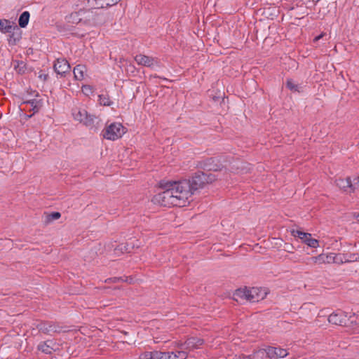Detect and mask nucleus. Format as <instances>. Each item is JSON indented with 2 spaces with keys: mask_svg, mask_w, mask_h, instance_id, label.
Returning <instances> with one entry per match:
<instances>
[{
  "mask_svg": "<svg viewBox=\"0 0 359 359\" xmlns=\"http://www.w3.org/2000/svg\"><path fill=\"white\" fill-rule=\"evenodd\" d=\"M58 344L52 339L41 341L39 344L37 349L45 354H52L58 350Z\"/></svg>",
  "mask_w": 359,
  "mask_h": 359,
  "instance_id": "obj_10",
  "label": "nucleus"
},
{
  "mask_svg": "<svg viewBox=\"0 0 359 359\" xmlns=\"http://www.w3.org/2000/svg\"><path fill=\"white\" fill-rule=\"evenodd\" d=\"M336 184L338 187L343 189L344 191L353 192L354 189L353 182L350 177L346 179H338L336 180Z\"/></svg>",
  "mask_w": 359,
  "mask_h": 359,
  "instance_id": "obj_15",
  "label": "nucleus"
},
{
  "mask_svg": "<svg viewBox=\"0 0 359 359\" xmlns=\"http://www.w3.org/2000/svg\"><path fill=\"white\" fill-rule=\"evenodd\" d=\"M14 25L15 24L8 20H0V31L2 33H10Z\"/></svg>",
  "mask_w": 359,
  "mask_h": 359,
  "instance_id": "obj_19",
  "label": "nucleus"
},
{
  "mask_svg": "<svg viewBox=\"0 0 359 359\" xmlns=\"http://www.w3.org/2000/svg\"><path fill=\"white\" fill-rule=\"evenodd\" d=\"M160 184L164 191L153 197L154 203L165 207H184L188 203L189 185L187 182H161Z\"/></svg>",
  "mask_w": 359,
  "mask_h": 359,
  "instance_id": "obj_1",
  "label": "nucleus"
},
{
  "mask_svg": "<svg viewBox=\"0 0 359 359\" xmlns=\"http://www.w3.org/2000/svg\"><path fill=\"white\" fill-rule=\"evenodd\" d=\"M353 182H354L353 183V188L355 190V189L359 187V176L355 177V178H354Z\"/></svg>",
  "mask_w": 359,
  "mask_h": 359,
  "instance_id": "obj_34",
  "label": "nucleus"
},
{
  "mask_svg": "<svg viewBox=\"0 0 359 359\" xmlns=\"http://www.w3.org/2000/svg\"><path fill=\"white\" fill-rule=\"evenodd\" d=\"M288 252H292L290 250H287Z\"/></svg>",
  "mask_w": 359,
  "mask_h": 359,
  "instance_id": "obj_40",
  "label": "nucleus"
},
{
  "mask_svg": "<svg viewBox=\"0 0 359 359\" xmlns=\"http://www.w3.org/2000/svg\"><path fill=\"white\" fill-rule=\"evenodd\" d=\"M332 253L320 254L319 255L320 264H331L332 263Z\"/></svg>",
  "mask_w": 359,
  "mask_h": 359,
  "instance_id": "obj_25",
  "label": "nucleus"
},
{
  "mask_svg": "<svg viewBox=\"0 0 359 359\" xmlns=\"http://www.w3.org/2000/svg\"><path fill=\"white\" fill-rule=\"evenodd\" d=\"M61 217V215L58 212H53L50 214H48L46 216L45 222L48 224L53 220L58 219Z\"/></svg>",
  "mask_w": 359,
  "mask_h": 359,
  "instance_id": "obj_27",
  "label": "nucleus"
},
{
  "mask_svg": "<svg viewBox=\"0 0 359 359\" xmlns=\"http://www.w3.org/2000/svg\"><path fill=\"white\" fill-rule=\"evenodd\" d=\"M82 91L85 94L88 95L89 93H91V87L90 86H88V85L83 86L82 87Z\"/></svg>",
  "mask_w": 359,
  "mask_h": 359,
  "instance_id": "obj_33",
  "label": "nucleus"
},
{
  "mask_svg": "<svg viewBox=\"0 0 359 359\" xmlns=\"http://www.w3.org/2000/svg\"><path fill=\"white\" fill-rule=\"evenodd\" d=\"M109 280H111L113 283H116L118 280H122L121 278H110L109 279Z\"/></svg>",
  "mask_w": 359,
  "mask_h": 359,
  "instance_id": "obj_36",
  "label": "nucleus"
},
{
  "mask_svg": "<svg viewBox=\"0 0 359 359\" xmlns=\"http://www.w3.org/2000/svg\"><path fill=\"white\" fill-rule=\"evenodd\" d=\"M356 219H358V221H359V213L356 215Z\"/></svg>",
  "mask_w": 359,
  "mask_h": 359,
  "instance_id": "obj_39",
  "label": "nucleus"
},
{
  "mask_svg": "<svg viewBox=\"0 0 359 359\" xmlns=\"http://www.w3.org/2000/svg\"><path fill=\"white\" fill-rule=\"evenodd\" d=\"M72 114L74 120L79 121L86 126L92 127L93 126L95 116L88 114L85 109L75 107L72 109Z\"/></svg>",
  "mask_w": 359,
  "mask_h": 359,
  "instance_id": "obj_5",
  "label": "nucleus"
},
{
  "mask_svg": "<svg viewBox=\"0 0 359 359\" xmlns=\"http://www.w3.org/2000/svg\"><path fill=\"white\" fill-rule=\"evenodd\" d=\"M175 347L178 349L177 351H187V350L185 349V341L182 342L180 341L176 342Z\"/></svg>",
  "mask_w": 359,
  "mask_h": 359,
  "instance_id": "obj_32",
  "label": "nucleus"
},
{
  "mask_svg": "<svg viewBox=\"0 0 359 359\" xmlns=\"http://www.w3.org/2000/svg\"><path fill=\"white\" fill-rule=\"evenodd\" d=\"M55 72L61 76H65L67 73H69L70 65L68 61L65 58H58L54 64Z\"/></svg>",
  "mask_w": 359,
  "mask_h": 359,
  "instance_id": "obj_9",
  "label": "nucleus"
},
{
  "mask_svg": "<svg viewBox=\"0 0 359 359\" xmlns=\"http://www.w3.org/2000/svg\"><path fill=\"white\" fill-rule=\"evenodd\" d=\"M216 180V176L210 172H204L198 171L196 172L189 180H181L185 182L189 185V198L194 194V192L200 189L204 188Z\"/></svg>",
  "mask_w": 359,
  "mask_h": 359,
  "instance_id": "obj_2",
  "label": "nucleus"
},
{
  "mask_svg": "<svg viewBox=\"0 0 359 359\" xmlns=\"http://www.w3.org/2000/svg\"><path fill=\"white\" fill-rule=\"evenodd\" d=\"M99 101L100 103L104 106H110L111 104L109 96L107 95H99Z\"/></svg>",
  "mask_w": 359,
  "mask_h": 359,
  "instance_id": "obj_29",
  "label": "nucleus"
},
{
  "mask_svg": "<svg viewBox=\"0 0 359 359\" xmlns=\"http://www.w3.org/2000/svg\"><path fill=\"white\" fill-rule=\"evenodd\" d=\"M86 71V68L84 65H76L73 70L74 78L78 81H81L84 78V73Z\"/></svg>",
  "mask_w": 359,
  "mask_h": 359,
  "instance_id": "obj_18",
  "label": "nucleus"
},
{
  "mask_svg": "<svg viewBox=\"0 0 359 359\" xmlns=\"http://www.w3.org/2000/svg\"><path fill=\"white\" fill-rule=\"evenodd\" d=\"M203 344L204 340L202 338L190 337L185 340V349L188 353L194 349L201 348Z\"/></svg>",
  "mask_w": 359,
  "mask_h": 359,
  "instance_id": "obj_11",
  "label": "nucleus"
},
{
  "mask_svg": "<svg viewBox=\"0 0 359 359\" xmlns=\"http://www.w3.org/2000/svg\"><path fill=\"white\" fill-rule=\"evenodd\" d=\"M332 263L341 264L348 262V259H344V256L340 254L332 253Z\"/></svg>",
  "mask_w": 359,
  "mask_h": 359,
  "instance_id": "obj_24",
  "label": "nucleus"
},
{
  "mask_svg": "<svg viewBox=\"0 0 359 359\" xmlns=\"http://www.w3.org/2000/svg\"><path fill=\"white\" fill-rule=\"evenodd\" d=\"M267 294L265 290L259 287L251 289H238L233 294V299L238 301V299H246L252 302H257L264 299Z\"/></svg>",
  "mask_w": 359,
  "mask_h": 359,
  "instance_id": "obj_3",
  "label": "nucleus"
},
{
  "mask_svg": "<svg viewBox=\"0 0 359 359\" xmlns=\"http://www.w3.org/2000/svg\"><path fill=\"white\" fill-rule=\"evenodd\" d=\"M121 0H95L97 8H108L117 4Z\"/></svg>",
  "mask_w": 359,
  "mask_h": 359,
  "instance_id": "obj_20",
  "label": "nucleus"
},
{
  "mask_svg": "<svg viewBox=\"0 0 359 359\" xmlns=\"http://www.w3.org/2000/svg\"><path fill=\"white\" fill-rule=\"evenodd\" d=\"M35 102H36L34 100H32L31 102H29V103H31L32 106L33 107V110L34 111V112L38 111V110H39L36 104L34 105V104Z\"/></svg>",
  "mask_w": 359,
  "mask_h": 359,
  "instance_id": "obj_35",
  "label": "nucleus"
},
{
  "mask_svg": "<svg viewBox=\"0 0 359 359\" xmlns=\"http://www.w3.org/2000/svg\"><path fill=\"white\" fill-rule=\"evenodd\" d=\"M330 323L340 326H348V320L347 313L343 311H336L331 313L328 317Z\"/></svg>",
  "mask_w": 359,
  "mask_h": 359,
  "instance_id": "obj_7",
  "label": "nucleus"
},
{
  "mask_svg": "<svg viewBox=\"0 0 359 359\" xmlns=\"http://www.w3.org/2000/svg\"><path fill=\"white\" fill-rule=\"evenodd\" d=\"M214 159L212 158H208L203 161L200 162L199 166L208 170L217 171L220 170L219 166L214 164Z\"/></svg>",
  "mask_w": 359,
  "mask_h": 359,
  "instance_id": "obj_17",
  "label": "nucleus"
},
{
  "mask_svg": "<svg viewBox=\"0 0 359 359\" xmlns=\"http://www.w3.org/2000/svg\"><path fill=\"white\" fill-rule=\"evenodd\" d=\"M255 355H249L244 356L243 358L246 359H254Z\"/></svg>",
  "mask_w": 359,
  "mask_h": 359,
  "instance_id": "obj_37",
  "label": "nucleus"
},
{
  "mask_svg": "<svg viewBox=\"0 0 359 359\" xmlns=\"http://www.w3.org/2000/svg\"><path fill=\"white\" fill-rule=\"evenodd\" d=\"M321 37H322V35H319V36H316V37L315 38V39H314V40H315V41H318V40H319Z\"/></svg>",
  "mask_w": 359,
  "mask_h": 359,
  "instance_id": "obj_38",
  "label": "nucleus"
},
{
  "mask_svg": "<svg viewBox=\"0 0 359 359\" xmlns=\"http://www.w3.org/2000/svg\"><path fill=\"white\" fill-rule=\"evenodd\" d=\"M266 355L271 359L285 358L288 355L286 349L269 346L266 349Z\"/></svg>",
  "mask_w": 359,
  "mask_h": 359,
  "instance_id": "obj_13",
  "label": "nucleus"
},
{
  "mask_svg": "<svg viewBox=\"0 0 359 359\" xmlns=\"http://www.w3.org/2000/svg\"><path fill=\"white\" fill-rule=\"evenodd\" d=\"M286 86L292 91L299 92L300 87L295 84L292 79H287L286 81Z\"/></svg>",
  "mask_w": 359,
  "mask_h": 359,
  "instance_id": "obj_28",
  "label": "nucleus"
},
{
  "mask_svg": "<svg viewBox=\"0 0 359 359\" xmlns=\"http://www.w3.org/2000/svg\"><path fill=\"white\" fill-rule=\"evenodd\" d=\"M39 332L44 334H50L51 333L60 332L62 327L53 322H41L37 325Z\"/></svg>",
  "mask_w": 359,
  "mask_h": 359,
  "instance_id": "obj_8",
  "label": "nucleus"
},
{
  "mask_svg": "<svg viewBox=\"0 0 359 359\" xmlns=\"http://www.w3.org/2000/svg\"><path fill=\"white\" fill-rule=\"evenodd\" d=\"M129 245L128 243H121L114 248V253L117 255L124 252H130Z\"/></svg>",
  "mask_w": 359,
  "mask_h": 359,
  "instance_id": "obj_23",
  "label": "nucleus"
},
{
  "mask_svg": "<svg viewBox=\"0 0 359 359\" xmlns=\"http://www.w3.org/2000/svg\"><path fill=\"white\" fill-rule=\"evenodd\" d=\"M15 64L14 65V69L19 73V74H24L26 70V65L22 61H15Z\"/></svg>",
  "mask_w": 359,
  "mask_h": 359,
  "instance_id": "obj_26",
  "label": "nucleus"
},
{
  "mask_svg": "<svg viewBox=\"0 0 359 359\" xmlns=\"http://www.w3.org/2000/svg\"><path fill=\"white\" fill-rule=\"evenodd\" d=\"M136 62L142 66L151 67L157 63L156 60L154 57H149L145 55L139 54L135 57Z\"/></svg>",
  "mask_w": 359,
  "mask_h": 359,
  "instance_id": "obj_14",
  "label": "nucleus"
},
{
  "mask_svg": "<svg viewBox=\"0 0 359 359\" xmlns=\"http://www.w3.org/2000/svg\"><path fill=\"white\" fill-rule=\"evenodd\" d=\"M126 133V128L119 123H113L103 131V137L110 140H116Z\"/></svg>",
  "mask_w": 359,
  "mask_h": 359,
  "instance_id": "obj_4",
  "label": "nucleus"
},
{
  "mask_svg": "<svg viewBox=\"0 0 359 359\" xmlns=\"http://www.w3.org/2000/svg\"><path fill=\"white\" fill-rule=\"evenodd\" d=\"M319 255L306 259L304 262L307 265L320 264Z\"/></svg>",
  "mask_w": 359,
  "mask_h": 359,
  "instance_id": "obj_31",
  "label": "nucleus"
},
{
  "mask_svg": "<svg viewBox=\"0 0 359 359\" xmlns=\"http://www.w3.org/2000/svg\"><path fill=\"white\" fill-rule=\"evenodd\" d=\"M347 319L348 320V325H356L359 323V318L355 313H350L349 316H347Z\"/></svg>",
  "mask_w": 359,
  "mask_h": 359,
  "instance_id": "obj_30",
  "label": "nucleus"
},
{
  "mask_svg": "<svg viewBox=\"0 0 359 359\" xmlns=\"http://www.w3.org/2000/svg\"><path fill=\"white\" fill-rule=\"evenodd\" d=\"M292 235L294 237H299L304 243L311 248H316L319 245L318 240L311 238V234L302 232L299 230H292Z\"/></svg>",
  "mask_w": 359,
  "mask_h": 359,
  "instance_id": "obj_6",
  "label": "nucleus"
},
{
  "mask_svg": "<svg viewBox=\"0 0 359 359\" xmlns=\"http://www.w3.org/2000/svg\"><path fill=\"white\" fill-rule=\"evenodd\" d=\"M140 359H161L160 351H154L142 353L140 355Z\"/></svg>",
  "mask_w": 359,
  "mask_h": 359,
  "instance_id": "obj_22",
  "label": "nucleus"
},
{
  "mask_svg": "<svg viewBox=\"0 0 359 359\" xmlns=\"http://www.w3.org/2000/svg\"><path fill=\"white\" fill-rule=\"evenodd\" d=\"M30 14L28 11H24L20 16L18 24L20 27L25 28L28 25Z\"/></svg>",
  "mask_w": 359,
  "mask_h": 359,
  "instance_id": "obj_21",
  "label": "nucleus"
},
{
  "mask_svg": "<svg viewBox=\"0 0 359 359\" xmlns=\"http://www.w3.org/2000/svg\"><path fill=\"white\" fill-rule=\"evenodd\" d=\"M188 353L186 351H160L161 359H187Z\"/></svg>",
  "mask_w": 359,
  "mask_h": 359,
  "instance_id": "obj_12",
  "label": "nucleus"
},
{
  "mask_svg": "<svg viewBox=\"0 0 359 359\" xmlns=\"http://www.w3.org/2000/svg\"><path fill=\"white\" fill-rule=\"evenodd\" d=\"M8 34V43L11 45H15L21 39V31L16 25H14V27H13L11 32Z\"/></svg>",
  "mask_w": 359,
  "mask_h": 359,
  "instance_id": "obj_16",
  "label": "nucleus"
}]
</instances>
